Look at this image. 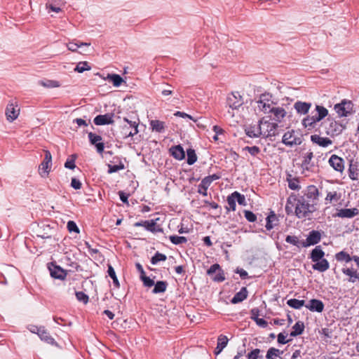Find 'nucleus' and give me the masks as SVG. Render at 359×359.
<instances>
[{
	"label": "nucleus",
	"mask_w": 359,
	"mask_h": 359,
	"mask_svg": "<svg viewBox=\"0 0 359 359\" xmlns=\"http://www.w3.org/2000/svg\"><path fill=\"white\" fill-rule=\"evenodd\" d=\"M316 210L315 203H311L299 194L292 193L287 198L285 212L294 214L299 219L309 217Z\"/></svg>",
	"instance_id": "1"
},
{
	"label": "nucleus",
	"mask_w": 359,
	"mask_h": 359,
	"mask_svg": "<svg viewBox=\"0 0 359 359\" xmlns=\"http://www.w3.org/2000/svg\"><path fill=\"white\" fill-rule=\"evenodd\" d=\"M314 157L313 152L309 149L305 153L302 154V163L300 168L302 170V174L305 176H308L311 172H314L316 170V165L313 158Z\"/></svg>",
	"instance_id": "2"
},
{
	"label": "nucleus",
	"mask_w": 359,
	"mask_h": 359,
	"mask_svg": "<svg viewBox=\"0 0 359 359\" xmlns=\"http://www.w3.org/2000/svg\"><path fill=\"white\" fill-rule=\"evenodd\" d=\"M261 128L262 137L264 138L274 137L276 135L278 124L269 121L262 119L259 121Z\"/></svg>",
	"instance_id": "3"
},
{
	"label": "nucleus",
	"mask_w": 359,
	"mask_h": 359,
	"mask_svg": "<svg viewBox=\"0 0 359 359\" xmlns=\"http://www.w3.org/2000/svg\"><path fill=\"white\" fill-rule=\"evenodd\" d=\"M353 104L351 100H343L334 105V110L340 117H346L353 113Z\"/></svg>",
	"instance_id": "4"
},
{
	"label": "nucleus",
	"mask_w": 359,
	"mask_h": 359,
	"mask_svg": "<svg viewBox=\"0 0 359 359\" xmlns=\"http://www.w3.org/2000/svg\"><path fill=\"white\" fill-rule=\"evenodd\" d=\"M347 121H331L326 128V134L332 137L340 135L346 128Z\"/></svg>",
	"instance_id": "5"
},
{
	"label": "nucleus",
	"mask_w": 359,
	"mask_h": 359,
	"mask_svg": "<svg viewBox=\"0 0 359 359\" xmlns=\"http://www.w3.org/2000/svg\"><path fill=\"white\" fill-rule=\"evenodd\" d=\"M259 109L264 114L269 113L270 109L276 102L273 100V95L269 93H264L260 95L257 101Z\"/></svg>",
	"instance_id": "6"
},
{
	"label": "nucleus",
	"mask_w": 359,
	"mask_h": 359,
	"mask_svg": "<svg viewBox=\"0 0 359 359\" xmlns=\"http://www.w3.org/2000/svg\"><path fill=\"white\" fill-rule=\"evenodd\" d=\"M282 142L288 147L300 145L302 142V137L299 135L294 130H291L283 135Z\"/></svg>",
	"instance_id": "7"
},
{
	"label": "nucleus",
	"mask_w": 359,
	"mask_h": 359,
	"mask_svg": "<svg viewBox=\"0 0 359 359\" xmlns=\"http://www.w3.org/2000/svg\"><path fill=\"white\" fill-rule=\"evenodd\" d=\"M207 273L215 282L220 283L225 280L224 272L219 264H212L207 271Z\"/></svg>",
	"instance_id": "8"
},
{
	"label": "nucleus",
	"mask_w": 359,
	"mask_h": 359,
	"mask_svg": "<svg viewBox=\"0 0 359 359\" xmlns=\"http://www.w3.org/2000/svg\"><path fill=\"white\" fill-rule=\"evenodd\" d=\"M48 269L50 276L55 279L64 280L67 277V271L55 262L48 264Z\"/></svg>",
	"instance_id": "9"
},
{
	"label": "nucleus",
	"mask_w": 359,
	"mask_h": 359,
	"mask_svg": "<svg viewBox=\"0 0 359 359\" xmlns=\"http://www.w3.org/2000/svg\"><path fill=\"white\" fill-rule=\"evenodd\" d=\"M320 240V232L316 230H312L309 233L306 240L302 241V246L304 248H307L311 245H314L318 244Z\"/></svg>",
	"instance_id": "10"
},
{
	"label": "nucleus",
	"mask_w": 359,
	"mask_h": 359,
	"mask_svg": "<svg viewBox=\"0 0 359 359\" xmlns=\"http://www.w3.org/2000/svg\"><path fill=\"white\" fill-rule=\"evenodd\" d=\"M301 196L304 198L311 203H315L316 206L319 196V191L316 186H309L304 194L301 195Z\"/></svg>",
	"instance_id": "11"
},
{
	"label": "nucleus",
	"mask_w": 359,
	"mask_h": 359,
	"mask_svg": "<svg viewBox=\"0 0 359 359\" xmlns=\"http://www.w3.org/2000/svg\"><path fill=\"white\" fill-rule=\"evenodd\" d=\"M19 114L20 108L17 104L11 102L7 104L5 111L7 121L13 122L18 117Z\"/></svg>",
	"instance_id": "12"
},
{
	"label": "nucleus",
	"mask_w": 359,
	"mask_h": 359,
	"mask_svg": "<svg viewBox=\"0 0 359 359\" xmlns=\"http://www.w3.org/2000/svg\"><path fill=\"white\" fill-rule=\"evenodd\" d=\"M51 166H52L51 154L48 150H45L44 151V158L39 165V170H40V174L41 175V176H43V173L48 175L50 172Z\"/></svg>",
	"instance_id": "13"
},
{
	"label": "nucleus",
	"mask_w": 359,
	"mask_h": 359,
	"mask_svg": "<svg viewBox=\"0 0 359 359\" xmlns=\"http://www.w3.org/2000/svg\"><path fill=\"white\" fill-rule=\"evenodd\" d=\"M329 165L335 170L342 173L344 170V161L336 154H332L328 161Z\"/></svg>",
	"instance_id": "14"
},
{
	"label": "nucleus",
	"mask_w": 359,
	"mask_h": 359,
	"mask_svg": "<svg viewBox=\"0 0 359 359\" xmlns=\"http://www.w3.org/2000/svg\"><path fill=\"white\" fill-rule=\"evenodd\" d=\"M348 175L351 180L355 181L359 179V163L353 158L348 160Z\"/></svg>",
	"instance_id": "15"
},
{
	"label": "nucleus",
	"mask_w": 359,
	"mask_h": 359,
	"mask_svg": "<svg viewBox=\"0 0 359 359\" xmlns=\"http://www.w3.org/2000/svg\"><path fill=\"white\" fill-rule=\"evenodd\" d=\"M114 114L112 113H107L105 114H100L94 118L93 122L96 126H104L114 123Z\"/></svg>",
	"instance_id": "16"
},
{
	"label": "nucleus",
	"mask_w": 359,
	"mask_h": 359,
	"mask_svg": "<svg viewBox=\"0 0 359 359\" xmlns=\"http://www.w3.org/2000/svg\"><path fill=\"white\" fill-rule=\"evenodd\" d=\"M135 268L140 273V278L142 281L144 286L147 287H152L154 285V281L150 277L146 276L142 264L138 262L136 263Z\"/></svg>",
	"instance_id": "17"
},
{
	"label": "nucleus",
	"mask_w": 359,
	"mask_h": 359,
	"mask_svg": "<svg viewBox=\"0 0 359 359\" xmlns=\"http://www.w3.org/2000/svg\"><path fill=\"white\" fill-rule=\"evenodd\" d=\"M226 103L228 106L232 109H236L243 104L241 96L238 94V92L232 93L230 95L228 96Z\"/></svg>",
	"instance_id": "18"
},
{
	"label": "nucleus",
	"mask_w": 359,
	"mask_h": 359,
	"mask_svg": "<svg viewBox=\"0 0 359 359\" xmlns=\"http://www.w3.org/2000/svg\"><path fill=\"white\" fill-rule=\"evenodd\" d=\"M134 226H143L146 230L152 233L162 231L160 228L156 229V223L154 219L137 222L134 224Z\"/></svg>",
	"instance_id": "19"
},
{
	"label": "nucleus",
	"mask_w": 359,
	"mask_h": 359,
	"mask_svg": "<svg viewBox=\"0 0 359 359\" xmlns=\"http://www.w3.org/2000/svg\"><path fill=\"white\" fill-rule=\"evenodd\" d=\"M359 214L358 209L353 208H343L338 210L337 213L333 215V217H338L341 218H353Z\"/></svg>",
	"instance_id": "20"
},
{
	"label": "nucleus",
	"mask_w": 359,
	"mask_h": 359,
	"mask_svg": "<svg viewBox=\"0 0 359 359\" xmlns=\"http://www.w3.org/2000/svg\"><path fill=\"white\" fill-rule=\"evenodd\" d=\"M306 308L312 312L320 313L323 311L325 305L320 299H312L309 304L305 305Z\"/></svg>",
	"instance_id": "21"
},
{
	"label": "nucleus",
	"mask_w": 359,
	"mask_h": 359,
	"mask_svg": "<svg viewBox=\"0 0 359 359\" xmlns=\"http://www.w3.org/2000/svg\"><path fill=\"white\" fill-rule=\"evenodd\" d=\"M311 105V102L298 100L294 104V109L296 110L297 114L300 115H306L309 111Z\"/></svg>",
	"instance_id": "22"
},
{
	"label": "nucleus",
	"mask_w": 359,
	"mask_h": 359,
	"mask_svg": "<svg viewBox=\"0 0 359 359\" xmlns=\"http://www.w3.org/2000/svg\"><path fill=\"white\" fill-rule=\"evenodd\" d=\"M311 140L313 143L324 148H326L332 144V141L328 137H321L316 134L311 136Z\"/></svg>",
	"instance_id": "23"
},
{
	"label": "nucleus",
	"mask_w": 359,
	"mask_h": 359,
	"mask_svg": "<svg viewBox=\"0 0 359 359\" xmlns=\"http://www.w3.org/2000/svg\"><path fill=\"white\" fill-rule=\"evenodd\" d=\"M169 151L170 155L176 160L181 161L185 158V151L180 144L171 147Z\"/></svg>",
	"instance_id": "24"
},
{
	"label": "nucleus",
	"mask_w": 359,
	"mask_h": 359,
	"mask_svg": "<svg viewBox=\"0 0 359 359\" xmlns=\"http://www.w3.org/2000/svg\"><path fill=\"white\" fill-rule=\"evenodd\" d=\"M341 272L348 276V281L352 283H355L359 281V272L357 271L353 267L351 268H342Z\"/></svg>",
	"instance_id": "25"
},
{
	"label": "nucleus",
	"mask_w": 359,
	"mask_h": 359,
	"mask_svg": "<svg viewBox=\"0 0 359 359\" xmlns=\"http://www.w3.org/2000/svg\"><path fill=\"white\" fill-rule=\"evenodd\" d=\"M273 116V119L276 121L280 122L283 118L286 116V111L282 107H272L269 109V113Z\"/></svg>",
	"instance_id": "26"
},
{
	"label": "nucleus",
	"mask_w": 359,
	"mask_h": 359,
	"mask_svg": "<svg viewBox=\"0 0 359 359\" xmlns=\"http://www.w3.org/2000/svg\"><path fill=\"white\" fill-rule=\"evenodd\" d=\"M123 121L126 122L129 125V128H131V130L128 132V133H126V137H133L138 133V118H137V120H129L128 118L124 117Z\"/></svg>",
	"instance_id": "27"
},
{
	"label": "nucleus",
	"mask_w": 359,
	"mask_h": 359,
	"mask_svg": "<svg viewBox=\"0 0 359 359\" xmlns=\"http://www.w3.org/2000/svg\"><path fill=\"white\" fill-rule=\"evenodd\" d=\"M248 290L245 287H243L241 290L236 292L233 298L231 299V302L233 304H236L242 302L248 297Z\"/></svg>",
	"instance_id": "28"
},
{
	"label": "nucleus",
	"mask_w": 359,
	"mask_h": 359,
	"mask_svg": "<svg viewBox=\"0 0 359 359\" xmlns=\"http://www.w3.org/2000/svg\"><path fill=\"white\" fill-rule=\"evenodd\" d=\"M212 184L210 179L207 177L202 179L201 183L198 186V193L206 196L208 195V189Z\"/></svg>",
	"instance_id": "29"
},
{
	"label": "nucleus",
	"mask_w": 359,
	"mask_h": 359,
	"mask_svg": "<svg viewBox=\"0 0 359 359\" xmlns=\"http://www.w3.org/2000/svg\"><path fill=\"white\" fill-rule=\"evenodd\" d=\"M261 130L259 123H258L257 125L249 126L245 129V133L248 137L255 138L262 136Z\"/></svg>",
	"instance_id": "30"
},
{
	"label": "nucleus",
	"mask_w": 359,
	"mask_h": 359,
	"mask_svg": "<svg viewBox=\"0 0 359 359\" xmlns=\"http://www.w3.org/2000/svg\"><path fill=\"white\" fill-rule=\"evenodd\" d=\"M38 336L41 339V340L45 341L46 343L51 345H56L57 342L55 340L50 336L49 332L45 329L43 327V329H41V332L38 333Z\"/></svg>",
	"instance_id": "31"
},
{
	"label": "nucleus",
	"mask_w": 359,
	"mask_h": 359,
	"mask_svg": "<svg viewBox=\"0 0 359 359\" xmlns=\"http://www.w3.org/2000/svg\"><path fill=\"white\" fill-rule=\"evenodd\" d=\"M229 341V339L226 336L220 334L217 338V347L215 350V353L216 355L220 353L222 350L226 346Z\"/></svg>",
	"instance_id": "32"
},
{
	"label": "nucleus",
	"mask_w": 359,
	"mask_h": 359,
	"mask_svg": "<svg viewBox=\"0 0 359 359\" xmlns=\"http://www.w3.org/2000/svg\"><path fill=\"white\" fill-rule=\"evenodd\" d=\"M315 264H313V269L319 272H325L330 267V264L328 261L325 259H322L320 261L314 262Z\"/></svg>",
	"instance_id": "33"
},
{
	"label": "nucleus",
	"mask_w": 359,
	"mask_h": 359,
	"mask_svg": "<svg viewBox=\"0 0 359 359\" xmlns=\"http://www.w3.org/2000/svg\"><path fill=\"white\" fill-rule=\"evenodd\" d=\"M325 252L322 250L320 245L316 246L311 252L310 258L312 262L320 261L323 259Z\"/></svg>",
	"instance_id": "34"
},
{
	"label": "nucleus",
	"mask_w": 359,
	"mask_h": 359,
	"mask_svg": "<svg viewBox=\"0 0 359 359\" xmlns=\"http://www.w3.org/2000/svg\"><path fill=\"white\" fill-rule=\"evenodd\" d=\"M304 322L299 320L292 327V331L290 333V337H297L301 335L304 331Z\"/></svg>",
	"instance_id": "35"
},
{
	"label": "nucleus",
	"mask_w": 359,
	"mask_h": 359,
	"mask_svg": "<svg viewBox=\"0 0 359 359\" xmlns=\"http://www.w3.org/2000/svg\"><path fill=\"white\" fill-rule=\"evenodd\" d=\"M335 259L339 262L348 263L353 260V255L351 256L347 252L341 250L335 254Z\"/></svg>",
	"instance_id": "36"
},
{
	"label": "nucleus",
	"mask_w": 359,
	"mask_h": 359,
	"mask_svg": "<svg viewBox=\"0 0 359 359\" xmlns=\"http://www.w3.org/2000/svg\"><path fill=\"white\" fill-rule=\"evenodd\" d=\"M168 285V284L166 281H157L156 283H154V285H153L154 287L152 290V292L154 294L163 293L166 291Z\"/></svg>",
	"instance_id": "37"
},
{
	"label": "nucleus",
	"mask_w": 359,
	"mask_h": 359,
	"mask_svg": "<svg viewBox=\"0 0 359 359\" xmlns=\"http://www.w3.org/2000/svg\"><path fill=\"white\" fill-rule=\"evenodd\" d=\"M149 125L152 130L157 133H163L165 131V123L159 120H151Z\"/></svg>",
	"instance_id": "38"
},
{
	"label": "nucleus",
	"mask_w": 359,
	"mask_h": 359,
	"mask_svg": "<svg viewBox=\"0 0 359 359\" xmlns=\"http://www.w3.org/2000/svg\"><path fill=\"white\" fill-rule=\"evenodd\" d=\"M283 351H280L274 347H271L268 349L266 355V359H277V358H280L283 355Z\"/></svg>",
	"instance_id": "39"
},
{
	"label": "nucleus",
	"mask_w": 359,
	"mask_h": 359,
	"mask_svg": "<svg viewBox=\"0 0 359 359\" xmlns=\"http://www.w3.org/2000/svg\"><path fill=\"white\" fill-rule=\"evenodd\" d=\"M83 46H90V43H86V42H79V41H76L69 42L67 44V47L68 50H69L72 52L76 51L79 48H80Z\"/></svg>",
	"instance_id": "40"
},
{
	"label": "nucleus",
	"mask_w": 359,
	"mask_h": 359,
	"mask_svg": "<svg viewBox=\"0 0 359 359\" xmlns=\"http://www.w3.org/2000/svg\"><path fill=\"white\" fill-rule=\"evenodd\" d=\"M287 304L291 308L295 309H300L303 306H305L304 300H299L297 299H290L287 300Z\"/></svg>",
	"instance_id": "41"
},
{
	"label": "nucleus",
	"mask_w": 359,
	"mask_h": 359,
	"mask_svg": "<svg viewBox=\"0 0 359 359\" xmlns=\"http://www.w3.org/2000/svg\"><path fill=\"white\" fill-rule=\"evenodd\" d=\"M107 273L109 276L113 280L114 286L116 288H118L120 287V283L112 266L108 265Z\"/></svg>",
	"instance_id": "42"
},
{
	"label": "nucleus",
	"mask_w": 359,
	"mask_h": 359,
	"mask_svg": "<svg viewBox=\"0 0 359 359\" xmlns=\"http://www.w3.org/2000/svg\"><path fill=\"white\" fill-rule=\"evenodd\" d=\"M187 162L189 165L194 164L197 161V156L194 149L189 148L187 150Z\"/></svg>",
	"instance_id": "43"
},
{
	"label": "nucleus",
	"mask_w": 359,
	"mask_h": 359,
	"mask_svg": "<svg viewBox=\"0 0 359 359\" xmlns=\"http://www.w3.org/2000/svg\"><path fill=\"white\" fill-rule=\"evenodd\" d=\"M108 79L116 87H119L123 82V78L120 75L116 74H109Z\"/></svg>",
	"instance_id": "44"
},
{
	"label": "nucleus",
	"mask_w": 359,
	"mask_h": 359,
	"mask_svg": "<svg viewBox=\"0 0 359 359\" xmlns=\"http://www.w3.org/2000/svg\"><path fill=\"white\" fill-rule=\"evenodd\" d=\"M167 259L165 255L156 252L154 255L151 258V263L153 265L157 264L159 262H164Z\"/></svg>",
	"instance_id": "45"
},
{
	"label": "nucleus",
	"mask_w": 359,
	"mask_h": 359,
	"mask_svg": "<svg viewBox=\"0 0 359 359\" xmlns=\"http://www.w3.org/2000/svg\"><path fill=\"white\" fill-rule=\"evenodd\" d=\"M302 124L304 126V128L307 129L308 130H313L316 126V124L313 123L312 121H311L310 116L309 115L302 119Z\"/></svg>",
	"instance_id": "46"
},
{
	"label": "nucleus",
	"mask_w": 359,
	"mask_h": 359,
	"mask_svg": "<svg viewBox=\"0 0 359 359\" xmlns=\"http://www.w3.org/2000/svg\"><path fill=\"white\" fill-rule=\"evenodd\" d=\"M276 219V215L273 211H271L266 218V223L265 227L267 230L270 231L273 228L274 225L273 224V222Z\"/></svg>",
	"instance_id": "47"
},
{
	"label": "nucleus",
	"mask_w": 359,
	"mask_h": 359,
	"mask_svg": "<svg viewBox=\"0 0 359 359\" xmlns=\"http://www.w3.org/2000/svg\"><path fill=\"white\" fill-rule=\"evenodd\" d=\"M169 240L174 245H180L187 243V239L184 236H178L176 235L170 236Z\"/></svg>",
	"instance_id": "48"
},
{
	"label": "nucleus",
	"mask_w": 359,
	"mask_h": 359,
	"mask_svg": "<svg viewBox=\"0 0 359 359\" xmlns=\"http://www.w3.org/2000/svg\"><path fill=\"white\" fill-rule=\"evenodd\" d=\"M340 198V196L338 195L337 191H330L327 194L325 197V204L327 203H332V201L337 202Z\"/></svg>",
	"instance_id": "49"
},
{
	"label": "nucleus",
	"mask_w": 359,
	"mask_h": 359,
	"mask_svg": "<svg viewBox=\"0 0 359 359\" xmlns=\"http://www.w3.org/2000/svg\"><path fill=\"white\" fill-rule=\"evenodd\" d=\"M316 111H317V116L320 119H323L328 114V110L323 106L316 105Z\"/></svg>",
	"instance_id": "50"
},
{
	"label": "nucleus",
	"mask_w": 359,
	"mask_h": 359,
	"mask_svg": "<svg viewBox=\"0 0 359 359\" xmlns=\"http://www.w3.org/2000/svg\"><path fill=\"white\" fill-rule=\"evenodd\" d=\"M285 241L298 248H299L300 245H302V241H300L298 237L296 236H287L285 238Z\"/></svg>",
	"instance_id": "51"
},
{
	"label": "nucleus",
	"mask_w": 359,
	"mask_h": 359,
	"mask_svg": "<svg viewBox=\"0 0 359 359\" xmlns=\"http://www.w3.org/2000/svg\"><path fill=\"white\" fill-rule=\"evenodd\" d=\"M90 69V67L88 66V63L87 62H81L76 66L74 71L79 73H83V72Z\"/></svg>",
	"instance_id": "52"
},
{
	"label": "nucleus",
	"mask_w": 359,
	"mask_h": 359,
	"mask_svg": "<svg viewBox=\"0 0 359 359\" xmlns=\"http://www.w3.org/2000/svg\"><path fill=\"white\" fill-rule=\"evenodd\" d=\"M288 187L292 190H299L300 186L299 184V180L297 178H287Z\"/></svg>",
	"instance_id": "53"
},
{
	"label": "nucleus",
	"mask_w": 359,
	"mask_h": 359,
	"mask_svg": "<svg viewBox=\"0 0 359 359\" xmlns=\"http://www.w3.org/2000/svg\"><path fill=\"white\" fill-rule=\"evenodd\" d=\"M88 136L90 143L93 145L100 142L102 139L100 135L92 132L88 133Z\"/></svg>",
	"instance_id": "54"
},
{
	"label": "nucleus",
	"mask_w": 359,
	"mask_h": 359,
	"mask_svg": "<svg viewBox=\"0 0 359 359\" xmlns=\"http://www.w3.org/2000/svg\"><path fill=\"white\" fill-rule=\"evenodd\" d=\"M226 201H227V203L229 205V208H226V209L228 210L234 211L236 210V201L234 198V196H233V194L228 196Z\"/></svg>",
	"instance_id": "55"
},
{
	"label": "nucleus",
	"mask_w": 359,
	"mask_h": 359,
	"mask_svg": "<svg viewBox=\"0 0 359 359\" xmlns=\"http://www.w3.org/2000/svg\"><path fill=\"white\" fill-rule=\"evenodd\" d=\"M232 194L233 196H234L236 201H237L239 205H245L246 202L244 195L240 194L238 191H234Z\"/></svg>",
	"instance_id": "56"
},
{
	"label": "nucleus",
	"mask_w": 359,
	"mask_h": 359,
	"mask_svg": "<svg viewBox=\"0 0 359 359\" xmlns=\"http://www.w3.org/2000/svg\"><path fill=\"white\" fill-rule=\"evenodd\" d=\"M124 168H125L124 165L121 162L118 165H110L109 164V165H108V172L109 173L116 172L119 170H123Z\"/></svg>",
	"instance_id": "57"
},
{
	"label": "nucleus",
	"mask_w": 359,
	"mask_h": 359,
	"mask_svg": "<svg viewBox=\"0 0 359 359\" xmlns=\"http://www.w3.org/2000/svg\"><path fill=\"white\" fill-rule=\"evenodd\" d=\"M76 297L79 302H83L86 304L88 302L89 297L83 292H76Z\"/></svg>",
	"instance_id": "58"
},
{
	"label": "nucleus",
	"mask_w": 359,
	"mask_h": 359,
	"mask_svg": "<svg viewBox=\"0 0 359 359\" xmlns=\"http://www.w3.org/2000/svg\"><path fill=\"white\" fill-rule=\"evenodd\" d=\"M41 84L43 86L47 88H57L60 86V83L57 81L54 80H46V81H41Z\"/></svg>",
	"instance_id": "59"
},
{
	"label": "nucleus",
	"mask_w": 359,
	"mask_h": 359,
	"mask_svg": "<svg viewBox=\"0 0 359 359\" xmlns=\"http://www.w3.org/2000/svg\"><path fill=\"white\" fill-rule=\"evenodd\" d=\"M245 219L250 222H254L257 220V215L250 210H244Z\"/></svg>",
	"instance_id": "60"
},
{
	"label": "nucleus",
	"mask_w": 359,
	"mask_h": 359,
	"mask_svg": "<svg viewBox=\"0 0 359 359\" xmlns=\"http://www.w3.org/2000/svg\"><path fill=\"white\" fill-rule=\"evenodd\" d=\"M46 8H48L49 11H53L57 13L62 11L59 6H56V4H54V3L50 0L46 4Z\"/></svg>",
	"instance_id": "61"
},
{
	"label": "nucleus",
	"mask_w": 359,
	"mask_h": 359,
	"mask_svg": "<svg viewBox=\"0 0 359 359\" xmlns=\"http://www.w3.org/2000/svg\"><path fill=\"white\" fill-rule=\"evenodd\" d=\"M244 150L248 151L252 156H255L260 152L259 147L257 146H252V147H245Z\"/></svg>",
	"instance_id": "62"
},
{
	"label": "nucleus",
	"mask_w": 359,
	"mask_h": 359,
	"mask_svg": "<svg viewBox=\"0 0 359 359\" xmlns=\"http://www.w3.org/2000/svg\"><path fill=\"white\" fill-rule=\"evenodd\" d=\"M67 227L69 232L79 233V229L74 221H69Z\"/></svg>",
	"instance_id": "63"
},
{
	"label": "nucleus",
	"mask_w": 359,
	"mask_h": 359,
	"mask_svg": "<svg viewBox=\"0 0 359 359\" xmlns=\"http://www.w3.org/2000/svg\"><path fill=\"white\" fill-rule=\"evenodd\" d=\"M260 353V349L255 348L250 353H248L247 357L248 359H258Z\"/></svg>",
	"instance_id": "64"
}]
</instances>
